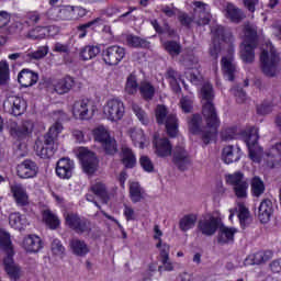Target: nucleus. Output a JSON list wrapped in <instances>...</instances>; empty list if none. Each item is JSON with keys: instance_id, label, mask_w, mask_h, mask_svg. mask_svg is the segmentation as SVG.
I'll return each mask as SVG.
<instances>
[{"instance_id": "43", "label": "nucleus", "mask_w": 281, "mask_h": 281, "mask_svg": "<svg viewBox=\"0 0 281 281\" xmlns=\"http://www.w3.org/2000/svg\"><path fill=\"white\" fill-rule=\"evenodd\" d=\"M250 190H251L252 196H256L257 199H259V196H262V194H265V190H266L265 181H262L260 177L255 176L250 181Z\"/></svg>"}, {"instance_id": "19", "label": "nucleus", "mask_w": 281, "mask_h": 281, "mask_svg": "<svg viewBox=\"0 0 281 281\" xmlns=\"http://www.w3.org/2000/svg\"><path fill=\"white\" fill-rule=\"evenodd\" d=\"M237 212V217L239 218L240 227L245 229V227H248V225H251V222L254 218L251 217V213L249 212V209L245 206V204L239 203L237 209H231L229 210V221L234 218V215Z\"/></svg>"}, {"instance_id": "37", "label": "nucleus", "mask_w": 281, "mask_h": 281, "mask_svg": "<svg viewBox=\"0 0 281 281\" xmlns=\"http://www.w3.org/2000/svg\"><path fill=\"white\" fill-rule=\"evenodd\" d=\"M32 131H34V123L32 121H23L15 130V137L18 139H25L32 135Z\"/></svg>"}, {"instance_id": "9", "label": "nucleus", "mask_w": 281, "mask_h": 281, "mask_svg": "<svg viewBox=\"0 0 281 281\" xmlns=\"http://www.w3.org/2000/svg\"><path fill=\"white\" fill-rule=\"evenodd\" d=\"M226 182L233 187L237 199L247 198V190H249V183L245 180V175L240 171L229 173L226 176Z\"/></svg>"}, {"instance_id": "49", "label": "nucleus", "mask_w": 281, "mask_h": 281, "mask_svg": "<svg viewBox=\"0 0 281 281\" xmlns=\"http://www.w3.org/2000/svg\"><path fill=\"white\" fill-rule=\"evenodd\" d=\"M180 63L186 67V69L194 70L199 69V58L194 54H186L182 56Z\"/></svg>"}, {"instance_id": "60", "label": "nucleus", "mask_w": 281, "mask_h": 281, "mask_svg": "<svg viewBox=\"0 0 281 281\" xmlns=\"http://www.w3.org/2000/svg\"><path fill=\"white\" fill-rule=\"evenodd\" d=\"M10 80V66L8 61H0V85H8Z\"/></svg>"}, {"instance_id": "36", "label": "nucleus", "mask_w": 281, "mask_h": 281, "mask_svg": "<svg viewBox=\"0 0 281 281\" xmlns=\"http://www.w3.org/2000/svg\"><path fill=\"white\" fill-rule=\"evenodd\" d=\"M70 249L72 250V254H75V256H80L81 258H83V256H87V254H89L90 251L89 245H87L85 240L79 238H74L70 240Z\"/></svg>"}, {"instance_id": "44", "label": "nucleus", "mask_w": 281, "mask_h": 281, "mask_svg": "<svg viewBox=\"0 0 281 281\" xmlns=\"http://www.w3.org/2000/svg\"><path fill=\"white\" fill-rule=\"evenodd\" d=\"M138 91L140 93V97L145 99L147 102L155 98V86H153V83L148 81H142L139 83Z\"/></svg>"}, {"instance_id": "5", "label": "nucleus", "mask_w": 281, "mask_h": 281, "mask_svg": "<svg viewBox=\"0 0 281 281\" xmlns=\"http://www.w3.org/2000/svg\"><path fill=\"white\" fill-rule=\"evenodd\" d=\"M241 137L248 147L250 159L258 164L260 161V157L262 156V147L258 145V139H260L258 128L250 127L249 130L241 132Z\"/></svg>"}, {"instance_id": "17", "label": "nucleus", "mask_w": 281, "mask_h": 281, "mask_svg": "<svg viewBox=\"0 0 281 281\" xmlns=\"http://www.w3.org/2000/svg\"><path fill=\"white\" fill-rule=\"evenodd\" d=\"M195 9L193 12V21L199 26L207 25L210 23V5L201 1L194 2Z\"/></svg>"}, {"instance_id": "21", "label": "nucleus", "mask_w": 281, "mask_h": 281, "mask_svg": "<svg viewBox=\"0 0 281 281\" xmlns=\"http://www.w3.org/2000/svg\"><path fill=\"white\" fill-rule=\"evenodd\" d=\"M36 175H38V165L31 159H26L18 166V177L20 179H34Z\"/></svg>"}, {"instance_id": "59", "label": "nucleus", "mask_w": 281, "mask_h": 281, "mask_svg": "<svg viewBox=\"0 0 281 281\" xmlns=\"http://www.w3.org/2000/svg\"><path fill=\"white\" fill-rule=\"evenodd\" d=\"M180 106L183 113H191L194 106V95L190 94L182 97L180 100Z\"/></svg>"}, {"instance_id": "28", "label": "nucleus", "mask_w": 281, "mask_h": 281, "mask_svg": "<svg viewBox=\"0 0 281 281\" xmlns=\"http://www.w3.org/2000/svg\"><path fill=\"white\" fill-rule=\"evenodd\" d=\"M271 216H273V202L269 199H265L258 207V218L260 223L267 224L271 221Z\"/></svg>"}, {"instance_id": "48", "label": "nucleus", "mask_w": 281, "mask_h": 281, "mask_svg": "<svg viewBox=\"0 0 281 281\" xmlns=\"http://www.w3.org/2000/svg\"><path fill=\"white\" fill-rule=\"evenodd\" d=\"M139 91V83L137 82V75L135 72H132L126 78L125 83V92H127L128 95H135Z\"/></svg>"}, {"instance_id": "61", "label": "nucleus", "mask_w": 281, "mask_h": 281, "mask_svg": "<svg viewBox=\"0 0 281 281\" xmlns=\"http://www.w3.org/2000/svg\"><path fill=\"white\" fill-rule=\"evenodd\" d=\"M231 93H233V95L236 98V102L238 104H245V102L248 100L247 98V92H245V90H243V88L240 87H234L231 90Z\"/></svg>"}, {"instance_id": "62", "label": "nucleus", "mask_w": 281, "mask_h": 281, "mask_svg": "<svg viewBox=\"0 0 281 281\" xmlns=\"http://www.w3.org/2000/svg\"><path fill=\"white\" fill-rule=\"evenodd\" d=\"M0 246L4 247L7 256H10V251L14 254V250L12 249V241L10 240V235L8 233H2L0 235Z\"/></svg>"}, {"instance_id": "4", "label": "nucleus", "mask_w": 281, "mask_h": 281, "mask_svg": "<svg viewBox=\"0 0 281 281\" xmlns=\"http://www.w3.org/2000/svg\"><path fill=\"white\" fill-rule=\"evenodd\" d=\"M155 115L157 124L166 126L168 135L170 137H176L179 131V120L177 119V115L168 112L166 105H157Z\"/></svg>"}, {"instance_id": "10", "label": "nucleus", "mask_w": 281, "mask_h": 281, "mask_svg": "<svg viewBox=\"0 0 281 281\" xmlns=\"http://www.w3.org/2000/svg\"><path fill=\"white\" fill-rule=\"evenodd\" d=\"M124 102L120 99H110L103 106V115L110 122H120L124 117Z\"/></svg>"}, {"instance_id": "29", "label": "nucleus", "mask_w": 281, "mask_h": 281, "mask_svg": "<svg viewBox=\"0 0 281 281\" xmlns=\"http://www.w3.org/2000/svg\"><path fill=\"white\" fill-rule=\"evenodd\" d=\"M74 85L76 81L72 77L66 76L61 79H57L53 82L55 93L58 95H65V93H69L70 89H74Z\"/></svg>"}, {"instance_id": "40", "label": "nucleus", "mask_w": 281, "mask_h": 281, "mask_svg": "<svg viewBox=\"0 0 281 281\" xmlns=\"http://www.w3.org/2000/svg\"><path fill=\"white\" fill-rule=\"evenodd\" d=\"M244 43H251L252 45H258V26L251 23H246L244 26Z\"/></svg>"}, {"instance_id": "41", "label": "nucleus", "mask_w": 281, "mask_h": 281, "mask_svg": "<svg viewBox=\"0 0 281 281\" xmlns=\"http://www.w3.org/2000/svg\"><path fill=\"white\" fill-rule=\"evenodd\" d=\"M198 220L199 216L194 213L184 215L179 221V227L181 232H190V229H193L194 225H196Z\"/></svg>"}, {"instance_id": "57", "label": "nucleus", "mask_w": 281, "mask_h": 281, "mask_svg": "<svg viewBox=\"0 0 281 281\" xmlns=\"http://www.w3.org/2000/svg\"><path fill=\"white\" fill-rule=\"evenodd\" d=\"M130 196L134 203H139L144 196L142 195V187L138 182H132L130 186Z\"/></svg>"}, {"instance_id": "54", "label": "nucleus", "mask_w": 281, "mask_h": 281, "mask_svg": "<svg viewBox=\"0 0 281 281\" xmlns=\"http://www.w3.org/2000/svg\"><path fill=\"white\" fill-rule=\"evenodd\" d=\"M150 23L154 30H156L157 34H168V36H175V34H177L175 29H171L168 23H165L164 26L159 25L157 20H151Z\"/></svg>"}, {"instance_id": "27", "label": "nucleus", "mask_w": 281, "mask_h": 281, "mask_svg": "<svg viewBox=\"0 0 281 281\" xmlns=\"http://www.w3.org/2000/svg\"><path fill=\"white\" fill-rule=\"evenodd\" d=\"M155 154L157 157H170L172 155V145L168 138H154Z\"/></svg>"}, {"instance_id": "26", "label": "nucleus", "mask_w": 281, "mask_h": 281, "mask_svg": "<svg viewBox=\"0 0 281 281\" xmlns=\"http://www.w3.org/2000/svg\"><path fill=\"white\" fill-rule=\"evenodd\" d=\"M90 192H92V194L97 196V199L100 200L103 205H106V203L111 201V195H109V189L106 188V184L102 181H97L92 183L90 187Z\"/></svg>"}, {"instance_id": "46", "label": "nucleus", "mask_w": 281, "mask_h": 281, "mask_svg": "<svg viewBox=\"0 0 281 281\" xmlns=\"http://www.w3.org/2000/svg\"><path fill=\"white\" fill-rule=\"evenodd\" d=\"M126 44L128 45V47H135V48L140 47L143 49L150 47V42H148L146 38H142L137 35H127Z\"/></svg>"}, {"instance_id": "47", "label": "nucleus", "mask_w": 281, "mask_h": 281, "mask_svg": "<svg viewBox=\"0 0 281 281\" xmlns=\"http://www.w3.org/2000/svg\"><path fill=\"white\" fill-rule=\"evenodd\" d=\"M9 225L13 227V229L21 231L27 225V220H25L24 215L11 213L9 216Z\"/></svg>"}, {"instance_id": "64", "label": "nucleus", "mask_w": 281, "mask_h": 281, "mask_svg": "<svg viewBox=\"0 0 281 281\" xmlns=\"http://www.w3.org/2000/svg\"><path fill=\"white\" fill-rule=\"evenodd\" d=\"M139 164L145 172H153V170H155V165L153 164V160L148 158V156H142L139 158Z\"/></svg>"}, {"instance_id": "42", "label": "nucleus", "mask_w": 281, "mask_h": 281, "mask_svg": "<svg viewBox=\"0 0 281 281\" xmlns=\"http://www.w3.org/2000/svg\"><path fill=\"white\" fill-rule=\"evenodd\" d=\"M122 164L125 168H135L137 158L135 157L132 148L126 146L122 147Z\"/></svg>"}, {"instance_id": "15", "label": "nucleus", "mask_w": 281, "mask_h": 281, "mask_svg": "<svg viewBox=\"0 0 281 281\" xmlns=\"http://www.w3.org/2000/svg\"><path fill=\"white\" fill-rule=\"evenodd\" d=\"M79 159L86 175H93V172L98 170V157H95L93 151H90L87 148L80 149Z\"/></svg>"}, {"instance_id": "32", "label": "nucleus", "mask_w": 281, "mask_h": 281, "mask_svg": "<svg viewBox=\"0 0 281 281\" xmlns=\"http://www.w3.org/2000/svg\"><path fill=\"white\" fill-rule=\"evenodd\" d=\"M224 14L232 23H240L245 19V12L232 3H227Z\"/></svg>"}, {"instance_id": "31", "label": "nucleus", "mask_w": 281, "mask_h": 281, "mask_svg": "<svg viewBox=\"0 0 281 281\" xmlns=\"http://www.w3.org/2000/svg\"><path fill=\"white\" fill-rule=\"evenodd\" d=\"M18 82L24 88L34 87L38 82V74L30 69H23L18 75Z\"/></svg>"}, {"instance_id": "51", "label": "nucleus", "mask_w": 281, "mask_h": 281, "mask_svg": "<svg viewBox=\"0 0 281 281\" xmlns=\"http://www.w3.org/2000/svg\"><path fill=\"white\" fill-rule=\"evenodd\" d=\"M43 220L50 229H57L58 225H60V220H58V216H56V214L49 210H45L43 212Z\"/></svg>"}, {"instance_id": "12", "label": "nucleus", "mask_w": 281, "mask_h": 281, "mask_svg": "<svg viewBox=\"0 0 281 281\" xmlns=\"http://www.w3.org/2000/svg\"><path fill=\"white\" fill-rule=\"evenodd\" d=\"M221 227V218L214 215H207L201 218L198 222V232L202 234V236H214L218 228Z\"/></svg>"}, {"instance_id": "58", "label": "nucleus", "mask_w": 281, "mask_h": 281, "mask_svg": "<svg viewBox=\"0 0 281 281\" xmlns=\"http://www.w3.org/2000/svg\"><path fill=\"white\" fill-rule=\"evenodd\" d=\"M166 52L172 57L179 56L181 54V44L175 41H168L164 44Z\"/></svg>"}, {"instance_id": "33", "label": "nucleus", "mask_w": 281, "mask_h": 281, "mask_svg": "<svg viewBox=\"0 0 281 281\" xmlns=\"http://www.w3.org/2000/svg\"><path fill=\"white\" fill-rule=\"evenodd\" d=\"M238 231L233 227L222 226L217 234V243L220 245H227L234 243V236Z\"/></svg>"}, {"instance_id": "24", "label": "nucleus", "mask_w": 281, "mask_h": 281, "mask_svg": "<svg viewBox=\"0 0 281 281\" xmlns=\"http://www.w3.org/2000/svg\"><path fill=\"white\" fill-rule=\"evenodd\" d=\"M11 194L18 205L25 206L30 203V196L27 195V190L21 183L11 184Z\"/></svg>"}, {"instance_id": "22", "label": "nucleus", "mask_w": 281, "mask_h": 281, "mask_svg": "<svg viewBox=\"0 0 281 281\" xmlns=\"http://www.w3.org/2000/svg\"><path fill=\"white\" fill-rule=\"evenodd\" d=\"M74 168H76L74 160L69 158H60L57 161L56 175L60 179H71L74 176Z\"/></svg>"}, {"instance_id": "55", "label": "nucleus", "mask_w": 281, "mask_h": 281, "mask_svg": "<svg viewBox=\"0 0 281 281\" xmlns=\"http://www.w3.org/2000/svg\"><path fill=\"white\" fill-rule=\"evenodd\" d=\"M132 110L136 115L137 120H139L144 124V126H148V124H150V119L148 117V114L146 113V111L142 109V106H139L136 103H133Z\"/></svg>"}, {"instance_id": "2", "label": "nucleus", "mask_w": 281, "mask_h": 281, "mask_svg": "<svg viewBox=\"0 0 281 281\" xmlns=\"http://www.w3.org/2000/svg\"><path fill=\"white\" fill-rule=\"evenodd\" d=\"M63 132V124L55 123L49 127L48 132L44 135V144L36 142V155L42 159H49L54 157V153L58 150V134Z\"/></svg>"}, {"instance_id": "3", "label": "nucleus", "mask_w": 281, "mask_h": 281, "mask_svg": "<svg viewBox=\"0 0 281 281\" xmlns=\"http://www.w3.org/2000/svg\"><path fill=\"white\" fill-rule=\"evenodd\" d=\"M261 69L265 76L273 78L278 74V65L280 64V56L276 52L272 44L267 45V49L261 52L260 56Z\"/></svg>"}, {"instance_id": "1", "label": "nucleus", "mask_w": 281, "mask_h": 281, "mask_svg": "<svg viewBox=\"0 0 281 281\" xmlns=\"http://www.w3.org/2000/svg\"><path fill=\"white\" fill-rule=\"evenodd\" d=\"M202 97V114L205 117L206 126L203 127V117L201 114H193L188 120V126L190 133L193 135H202V142L207 146L212 142V137L216 133V127L220 124L218 114L216 113V108L212 102L214 100V88L211 83H204L201 89Z\"/></svg>"}, {"instance_id": "14", "label": "nucleus", "mask_w": 281, "mask_h": 281, "mask_svg": "<svg viewBox=\"0 0 281 281\" xmlns=\"http://www.w3.org/2000/svg\"><path fill=\"white\" fill-rule=\"evenodd\" d=\"M3 109L7 113L14 115L15 117L19 115H23L25 113V109H27V103L20 97H9L3 102Z\"/></svg>"}, {"instance_id": "16", "label": "nucleus", "mask_w": 281, "mask_h": 281, "mask_svg": "<svg viewBox=\"0 0 281 281\" xmlns=\"http://www.w3.org/2000/svg\"><path fill=\"white\" fill-rule=\"evenodd\" d=\"M14 252L9 250V255H7L3 259L4 271L9 276L10 280L16 281L21 280V276H23V270H21V266L14 262Z\"/></svg>"}, {"instance_id": "50", "label": "nucleus", "mask_w": 281, "mask_h": 281, "mask_svg": "<svg viewBox=\"0 0 281 281\" xmlns=\"http://www.w3.org/2000/svg\"><path fill=\"white\" fill-rule=\"evenodd\" d=\"M131 139L134 146L138 148H144L146 144V136L144 135V131L142 128H134L131 131Z\"/></svg>"}, {"instance_id": "11", "label": "nucleus", "mask_w": 281, "mask_h": 281, "mask_svg": "<svg viewBox=\"0 0 281 281\" xmlns=\"http://www.w3.org/2000/svg\"><path fill=\"white\" fill-rule=\"evenodd\" d=\"M126 56V49L119 45L109 46L102 52V58L105 65L113 67L120 65Z\"/></svg>"}, {"instance_id": "8", "label": "nucleus", "mask_w": 281, "mask_h": 281, "mask_svg": "<svg viewBox=\"0 0 281 281\" xmlns=\"http://www.w3.org/2000/svg\"><path fill=\"white\" fill-rule=\"evenodd\" d=\"M66 225L76 234H86L89 236L91 234V222L87 220L86 217H81L80 215L76 213H68L65 217Z\"/></svg>"}, {"instance_id": "20", "label": "nucleus", "mask_w": 281, "mask_h": 281, "mask_svg": "<svg viewBox=\"0 0 281 281\" xmlns=\"http://www.w3.org/2000/svg\"><path fill=\"white\" fill-rule=\"evenodd\" d=\"M173 164L179 170H188V167L192 164L190 154L183 146H177L173 150Z\"/></svg>"}, {"instance_id": "38", "label": "nucleus", "mask_w": 281, "mask_h": 281, "mask_svg": "<svg viewBox=\"0 0 281 281\" xmlns=\"http://www.w3.org/2000/svg\"><path fill=\"white\" fill-rule=\"evenodd\" d=\"M165 77L169 80L170 87L175 93L181 92V86H179V80H181V75L173 68H168Z\"/></svg>"}, {"instance_id": "7", "label": "nucleus", "mask_w": 281, "mask_h": 281, "mask_svg": "<svg viewBox=\"0 0 281 281\" xmlns=\"http://www.w3.org/2000/svg\"><path fill=\"white\" fill-rule=\"evenodd\" d=\"M95 142L101 144L106 155H115L117 153V142L111 137L109 130L104 125H100L93 130Z\"/></svg>"}, {"instance_id": "35", "label": "nucleus", "mask_w": 281, "mask_h": 281, "mask_svg": "<svg viewBox=\"0 0 281 281\" xmlns=\"http://www.w3.org/2000/svg\"><path fill=\"white\" fill-rule=\"evenodd\" d=\"M222 69L226 80H229V82L234 81V74H236V64H234V57H223Z\"/></svg>"}, {"instance_id": "63", "label": "nucleus", "mask_w": 281, "mask_h": 281, "mask_svg": "<svg viewBox=\"0 0 281 281\" xmlns=\"http://www.w3.org/2000/svg\"><path fill=\"white\" fill-rule=\"evenodd\" d=\"M186 76H187L188 80H190V82L195 86L200 85V82L203 78V77H201V72H199V68L187 71Z\"/></svg>"}, {"instance_id": "34", "label": "nucleus", "mask_w": 281, "mask_h": 281, "mask_svg": "<svg viewBox=\"0 0 281 281\" xmlns=\"http://www.w3.org/2000/svg\"><path fill=\"white\" fill-rule=\"evenodd\" d=\"M258 44L243 43L240 50V58L244 63L251 64L256 60V53L254 52Z\"/></svg>"}, {"instance_id": "13", "label": "nucleus", "mask_w": 281, "mask_h": 281, "mask_svg": "<svg viewBox=\"0 0 281 281\" xmlns=\"http://www.w3.org/2000/svg\"><path fill=\"white\" fill-rule=\"evenodd\" d=\"M74 5L52 7L46 12V19L49 21H71L74 19Z\"/></svg>"}, {"instance_id": "30", "label": "nucleus", "mask_w": 281, "mask_h": 281, "mask_svg": "<svg viewBox=\"0 0 281 281\" xmlns=\"http://www.w3.org/2000/svg\"><path fill=\"white\" fill-rule=\"evenodd\" d=\"M89 109H91V101L83 99L75 102L72 114L78 120H87V117H89Z\"/></svg>"}, {"instance_id": "52", "label": "nucleus", "mask_w": 281, "mask_h": 281, "mask_svg": "<svg viewBox=\"0 0 281 281\" xmlns=\"http://www.w3.org/2000/svg\"><path fill=\"white\" fill-rule=\"evenodd\" d=\"M100 54V47L98 46H85L80 49L79 56L82 60H91Z\"/></svg>"}, {"instance_id": "18", "label": "nucleus", "mask_w": 281, "mask_h": 281, "mask_svg": "<svg viewBox=\"0 0 281 281\" xmlns=\"http://www.w3.org/2000/svg\"><path fill=\"white\" fill-rule=\"evenodd\" d=\"M23 24L27 27H36L43 25H49V20H47V13H41L38 11H29L23 16Z\"/></svg>"}, {"instance_id": "6", "label": "nucleus", "mask_w": 281, "mask_h": 281, "mask_svg": "<svg viewBox=\"0 0 281 281\" xmlns=\"http://www.w3.org/2000/svg\"><path fill=\"white\" fill-rule=\"evenodd\" d=\"M211 34H213V43L210 47V54L214 60L218 58L221 54V43H232L234 36L232 32L225 31V27L221 25H214L211 27Z\"/></svg>"}, {"instance_id": "53", "label": "nucleus", "mask_w": 281, "mask_h": 281, "mask_svg": "<svg viewBox=\"0 0 281 281\" xmlns=\"http://www.w3.org/2000/svg\"><path fill=\"white\" fill-rule=\"evenodd\" d=\"M47 36V25L36 26L27 33L31 41H43Z\"/></svg>"}, {"instance_id": "56", "label": "nucleus", "mask_w": 281, "mask_h": 281, "mask_svg": "<svg viewBox=\"0 0 281 281\" xmlns=\"http://www.w3.org/2000/svg\"><path fill=\"white\" fill-rule=\"evenodd\" d=\"M103 23H104V21H102L101 18H97L86 24L78 26V29H77L78 37L85 38V36H87V30H89V27H91L93 25H102Z\"/></svg>"}, {"instance_id": "23", "label": "nucleus", "mask_w": 281, "mask_h": 281, "mask_svg": "<svg viewBox=\"0 0 281 281\" xmlns=\"http://www.w3.org/2000/svg\"><path fill=\"white\" fill-rule=\"evenodd\" d=\"M240 157H243V151L238 145H228L222 150L224 164H235L236 161H240Z\"/></svg>"}, {"instance_id": "25", "label": "nucleus", "mask_w": 281, "mask_h": 281, "mask_svg": "<svg viewBox=\"0 0 281 281\" xmlns=\"http://www.w3.org/2000/svg\"><path fill=\"white\" fill-rule=\"evenodd\" d=\"M22 247L29 254H38L43 249V239L38 235H27L23 239Z\"/></svg>"}, {"instance_id": "45", "label": "nucleus", "mask_w": 281, "mask_h": 281, "mask_svg": "<svg viewBox=\"0 0 281 281\" xmlns=\"http://www.w3.org/2000/svg\"><path fill=\"white\" fill-rule=\"evenodd\" d=\"M49 54V46H40L36 50L27 53L24 56L25 63H32V60H41Z\"/></svg>"}, {"instance_id": "39", "label": "nucleus", "mask_w": 281, "mask_h": 281, "mask_svg": "<svg viewBox=\"0 0 281 281\" xmlns=\"http://www.w3.org/2000/svg\"><path fill=\"white\" fill-rule=\"evenodd\" d=\"M272 258H273V252L270 250L258 251L254 255H250L248 259H246V262H248V265H262V262H268V260H271ZM249 260L251 262H249Z\"/></svg>"}]
</instances>
